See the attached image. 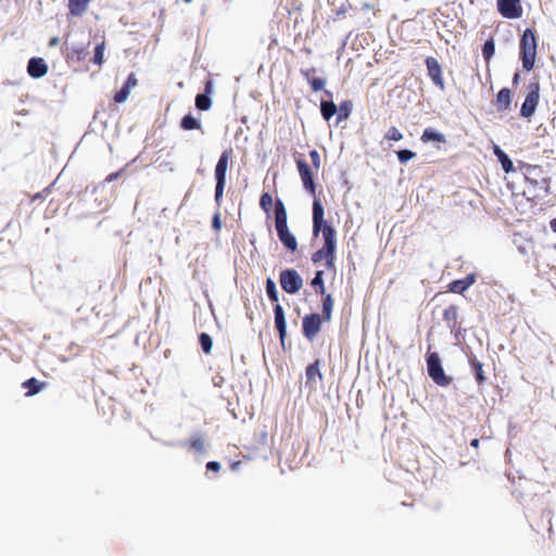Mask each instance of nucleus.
Wrapping results in <instances>:
<instances>
[{"instance_id":"obj_21","label":"nucleus","mask_w":556,"mask_h":556,"mask_svg":"<svg viewBox=\"0 0 556 556\" xmlns=\"http://www.w3.org/2000/svg\"><path fill=\"white\" fill-rule=\"evenodd\" d=\"M421 140L424 142H429V141L445 142L446 141L445 136L442 132H439L432 128H427L424 130V132L421 135Z\"/></svg>"},{"instance_id":"obj_27","label":"nucleus","mask_w":556,"mask_h":556,"mask_svg":"<svg viewBox=\"0 0 556 556\" xmlns=\"http://www.w3.org/2000/svg\"><path fill=\"white\" fill-rule=\"evenodd\" d=\"M266 293L270 301L278 302L277 287L275 281L270 278H268L266 281Z\"/></svg>"},{"instance_id":"obj_48","label":"nucleus","mask_w":556,"mask_h":556,"mask_svg":"<svg viewBox=\"0 0 556 556\" xmlns=\"http://www.w3.org/2000/svg\"><path fill=\"white\" fill-rule=\"evenodd\" d=\"M118 176V173H115V174H111L109 177H108V180L112 181L114 179H116Z\"/></svg>"},{"instance_id":"obj_33","label":"nucleus","mask_w":556,"mask_h":556,"mask_svg":"<svg viewBox=\"0 0 556 556\" xmlns=\"http://www.w3.org/2000/svg\"><path fill=\"white\" fill-rule=\"evenodd\" d=\"M468 289V285L464 280H455L450 285V291L454 293H463Z\"/></svg>"},{"instance_id":"obj_22","label":"nucleus","mask_w":556,"mask_h":556,"mask_svg":"<svg viewBox=\"0 0 556 556\" xmlns=\"http://www.w3.org/2000/svg\"><path fill=\"white\" fill-rule=\"evenodd\" d=\"M320 111L323 117L329 121L337 113L338 108L332 101H321Z\"/></svg>"},{"instance_id":"obj_16","label":"nucleus","mask_w":556,"mask_h":556,"mask_svg":"<svg viewBox=\"0 0 556 556\" xmlns=\"http://www.w3.org/2000/svg\"><path fill=\"white\" fill-rule=\"evenodd\" d=\"M493 152L496 155L497 160L500 161L502 168L505 173H509L514 169V164L511 160L498 146L495 144L493 147Z\"/></svg>"},{"instance_id":"obj_55","label":"nucleus","mask_w":556,"mask_h":556,"mask_svg":"<svg viewBox=\"0 0 556 556\" xmlns=\"http://www.w3.org/2000/svg\"><path fill=\"white\" fill-rule=\"evenodd\" d=\"M186 3H190L192 0H184Z\"/></svg>"},{"instance_id":"obj_35","label":"nucleus","mask_w":556,"mask_h":556,"mask_svg":"<svg viewBox=\"0 0 556 556\" xmlns=\"http://www.w3.org/2000/svg\"><path fill=\"white\" fill-rule=\"evenodd\" d=\"M386 138L393 141L403 139V134L396 127H390L386 134Z\"/></svg>"},{"instance_id":"obj_53","label":"nucleus","mask_w":556,"mask_h":556,"mask_svg":"<svg viewBox=\"0 0 556 556\" xmlns=\"http://www.w3.org/2000/svg\"><path fill=\"white\" fill-rule=\"evenodd\" d=\"M518 78H519V75L518 74H515L514 76V81L517 83L518 81Z\"/></svg>"},{"instance_id":"obj_17","label":"nucleus","mask_w":556,"mask_h":556,"mask_svg":"<svg viewBox=\"0 0 556 556\" xmlns=\"http://www.w3.org/2000/svg\"><path fill=\"white\" fill-rule=\"evenodd\" d=\"M91 0H68V9L72 15L81 16L88 9Z\"/></svg>"},{"instance_id":"obj_31","label":"nucleus","mask_w":556,"mask_h":556,"mask_svg":"<svg viewBox=\"0 0 556 556\" xmlns=\"http://www.w3.org/2000/svg\"><path fill=\"white\" fill-rule=\"evenodd\" d=\"M494 52H495V46H494L493 40H486L482 48V53H483V56L485 58V60H490L494 55Z\"/></svg>"},{"instance_id":"obj_45","label":"nucleus","mask_w":556,"mask_h":556,"mask_svg":"<svg viewBox=\"0 0 556 556\" xmlns=\"http://www.w3.org/2000/svg\"><path fill=\"white\" fill-rule=\"evenodd\" d=\"M463 280L466 285H468V288H469L475 282V277L472 275H470Z\"/></svg>"},{"instance_id":"obj_5","label":"nucleus","mask_w":556,"mask_h":556,"mask_svg":"<svg viewBox=\"0 0 556 556\" xmlns=\"http://www.w3.org/2000/svg\"><path fill=\"white\" fill-rule=\"evenodd\" d=\"M540 99V85L538 81H533L529 85V92L521 105L520 114L523 117H531L538 106Z\"/></svg>"},{"instance_id":"obj_26","label":"nucleus","mask_w":556,"mask_h":556,"mask_svg":"<svg viewBox=\"0 0 556 556\" xmlns=\"http://www.w3.org/2000/svg\"><path fill=\"white\" fill-rule=\"evenodd\" d=\"M332 308H333V300H332L331 295L328 294L323 301V313H324L325 320H327V321L330 320Z\"/></svg>"},{"instance_id":"obj_47","label":"nucleus","mask_w":556,"mask_h":556,"mask_svg":"<svg viewBox=\"0 0 556 556\" xmlns=\"http://www.w3.org/2000/svg\"><path fill=\"white\" fill-rule=\"evenodd\" d=\"M77 53H78V59H83L85 56V52H84V49H80V50H77Z\"/></svg>"},{"instance_id":"obj_12","label":"nucleus","mask_w":556,"mask_h":556,"mask_svg":"<svg viewBox=\"0 0 556 556\" xmlns=\"http://www.w3.org/2000/svg\"><path fill=\"white\" fill-rule=\"evenodd\" d=\"M280 242L290 251H295L298 241L294 235L289 230L288 226L276 228Z\"/></svg>"},{"instance_id":"obj_41","label":"nucleus","mask_w":556,"mask_h":556,"mask_svg":"<svg viewBox=\"0 0 556 556\" xmlns=\"http://www.w3.org/2000/svg\"><path fill=\"white\" fill-rule=\"evenodd\" d=\"M309 156L312 159L314 167L318 169L320 167V156L318 152L316 150H313L309 152Z\"/></svg>"},{"instance_id":"obj_51","label":"nucleus","mask_w":556,"mask_h":556,"mask_svg":"<svg viewBox=\"0 0 556 556\" xmlns=\"http://www.w3.org/2000/svg\"><path fill=\"white\" fill-rule=\"evenodd\" d=\"M451 311H453V313H455L454 308L446 309L444 313L445 317H451V314H450Z\"/></svg>"},{"instance_id":"obj_36","label":"nucleus","mask_w":556,"mask_h":556,"mask_svg":"<svg viewBox=\"0 0 556 556\" xmlns=\"http://www.w3.org/2000/svg\"><path fill=\"white\" fill-rule=\"evenodd\" d=\"M472 367L475 369L477 381L479 383L483 382L485 380V377L483 375L482 364L479 361L476 359V361L472 362Z\"/></svg>"},{"instance_id":"obj_7","label":"nucleus","mask_w":556,"mask_h":556,"mask_svg":"<svg viewBox=\"0 0 556 556\" xmlns=\"http://www.w3.org/2000/svg\"><path fill=\"white\" fill-rule=\"evenodd\" d=\"M321 317L319 314L306 315L303 318V333L308 340H313L320 330Z\"/></svg>"},{"instance_id":"obj_24","label":"nucleus","mask_w":556,"mask_h":556,"mask_svg":"<svg viewBox=\"0 0 556 556\" xmlns=\"http://www.w3.org/2000/svg\"><path fill=\"white\" fill-rule=\"evenodd\" d=\"M195 105L199 110L206 111L211 108L212 101L207 94L200 93L195 98Z\"/></svg>"},{"instance_id":"obj_14","label":"nucleus","mask_w":556,"mask_h":556,"mask_svg":"<svg viewBox=\"0 0 556 556\" xmlns=\"http://www.w3.org/2000/svg\"><path fill=\"white\" fill-rule=\"evenodd\" d=\"M274 314H275V326L279 332L281 342H283L286 333H287V325H286L285 311L280 304H277L274 307Z\"/></svg>"},{"instance_id":"obj_10","label":"nucleus","mask_w":556,"mask_h":556,"mask_svg":"<svg viewBox=\"0 0 556 556\" xmlns=\"http://www.w3.org/2000/svg\"><path fill=\"white\" fill-rule=\"evenodd\" d=\"M324 206L319 199H315L313 202V235L317 237L324 225H328L324 222Z\"/></svg>"},{"instance_id":"obj_38","label":"nucleus","mask_w":556,"mask_h":556,"mask_svg":"<svg viewBox=\"0 0 556 556\" xmlns=\"http://www.w3.org/2000/svg\"><path fill=\"white\" fill-rule=\"evenodd\" d=\"M130 89H127V86L124 85V87L115 94L114 100L117 103H123L128 99V96L130 93Z\"/></svg>"},{"instance_id":"obj_25","label":"nucleus","mask_w":556,"mask_h":556,"mask_svg":"<svg viewBox=\"0 0 556 556\" xmlns=\"http://www.w3.org/2000/svg\"><path fill=\"white\" fill-rule=\"evenodd\" d=\"M41 386L42 384L37 379H35V378H30V379H28L27 381H25L23 383L24 388H28L29 389V391L26 394L28 396H31V395H35L36 393H38L40 391V389H41Z\"/></svg>"},{"instance_id":"obj_49","label":"nucleus","mask_w":556,"mask_h":556,"mask_svg":"<svg viewBox=\"0 0 556 556\" xmlns=\"http://www.w3.org/2000/svg\"><path fill=\"white\" fill-rule=\"evenodd\" d=\"M470 445H471L472 447H478V445H479V440H478V439H473V440L471 441Z\"/></svg>"},{"instance_id":"obj_42","label":"nucleus","mask_w":556,"mask_h":556,"mask_svg":"<svg viewBox=\"0 0 556 556\" xmlns=\"http://www.w3.org/2000/svg\"><path fill=\"white\" fill-rule=\"evenodd\" d=\"M137 83H138V80H137L136 75H135L134 73H131V74L128 76V78H127V80H126L125 85L127 86V89L132 90V89L137 86Z\"/></svg>"},{"instance_id":"obj_50","label":"nucleus","mask_w":556,"mask_h":556,"mask_svg":"<svg viewBox=\"0 0 556 556\" xmlns=\"http://www.w3.org/2000/svg\"><path fill=\"white\" fill-rule=\"evenodd\" d=\"M212 89V83L211 81H207L206 85H205V91L206 92H210Z\"/></svg>"},{"instance_id":"obj_30","label":"nucleus","mask_w":556,"mask_h":556,"mask_svg":"<svg viewBox=\"0 0 556 556\" xmlns=\"http://www.w3.org/2000/svg\"><path fill=\"white\" fill-rule=\"evenodd\" d=\"M104 42L99 43L94 49L93 62L99 66H101L104 62Z\"/></svg>"},{"instance_id":"obj_1","label":"nucleus","mask_w":556,"mask_h":556,"mask_svg":"<svg viewBox=\"0 0 556 556\" xmlns=\"http://www.w3.org/2000/svg\"><path fill=\"white\" fill-rule=\"evenodd\" d=\"M520 55L522 60V67L526 71H531L536 58V38L534 31L530 28L526 29L521 36Z\"/></svg>"},{"instance_id":"obj_3","label":"nucleus","mask_w":556,"mask_h":556,"mask_svg":"<svg viewBox=\"0 0 556 556\" xmlns=\"http://www.w3.org/2000/svg\"><path fill=\"white\" fill-rule=\"evenodd\" d=\"M230 159V153L225 151L218 159V162L215 167V201L219 203L220 198L223 197L225 185H226V173L228 168V163Z\"/></svg>"},{"instance_id":"obj_32","label":"nucleus","mask_w":556,"mask_h":556,"mask_svg":"<svg viewBox=\"0 0 556 556\" xmlns=\"http://www.w3.org/2000/svg\"><path fill=\"white\" fill-rule=\"evenodd\" d=\"M352 109V103L349 101H345L340 104L339 108V121L345 119L349 117Z\"/></svg>"},{"instance_id":"obj_40","label":"nucleus","mask_w":556,"mask_h":556,"mask_svg":"<svg viewBox=\"0 0 556 556\" xmlns=\"http://www.w3.org/2000/svg\"><path fill=\"white\" fill-rule=\"evenodd\" d=\"M325 85H326V80L323 78H319V77L313 78L311 80V86L314 91H319V90L324 89Z\"/></svg>"},{"instance_id":"obj_37","label":"nucleus","mask_w":556,"mask_h":556,"mask_svg":"<svg viewBox=\"0 0 556 556\" xmlns=\"http://www.w3.org/2000/svg\"><path fill=\"white\" fill-rule=\"evenodd\" d=\"M416 156L415 152L404 149L397 152V157L401 163H406Z\"/></svg>"},{"instance_id":"obj_43","label":"nucleus","mask_w":556,"mask_h":556,"mask_svg":"<svg viewBox=\"0 0 556 556\" xmlns=\"http://www.w3.org/2000/svg\"><path fill=\"white\" fill-rule=\"evenodd\" d=\"M206 469L217 472L220 469V464L218 462H208L206 464Z\"/></svg>"},{"instance_id":"obj_23","label":"nucleus","mask_w":556,"mask_h":556,"mask_svg":"<svg viewBox=\"0 0 556 556\" xmlns=\"http://www.w3.org/2000/svg\"><path fill=\"white\" fill-rule=\"evenodd\" d=\"M181 127L186 130L199 129L201 124L192 115H186L181 119Z\"/></svg>"},{"instance_id":"obj_4","label":"nucleus","mask_w":556,"mask_h":556,"mask_svg":"<svg viewBox=\"0 0 556 556\" xmlns=\"http://www.w3.org/2000/svg\"><path fill=\"white\" fill-rule=\"evenodd\" d=\"M281 288L290 294L296 293L303 287V279L295 269H285L280 273Z\"/></svg>"},{"instance_id":"obj_19","label":"nucleus","mask_w":556,"mask_h":556,"mask_svg":"<svg viewBox=\"0 0 556 556\" xmlns=\"http://www.w3.org/2000/svg\"><path fill=\"white\" fill-rule=\"evenodd\" d=\"M334 257L336 256L333 254H329L326 249L321 248L313 254L312 261L317 264L325 260L326 266L331 268L334 265Z\"/></svg>"},{"instance_id":"obj_8","label":"nucleus","mask_w":556,"mask_h":556,"mask_svg":"<svg viewBox=\"0 0 556 556\" xmlns=\"http://www.w3.org/2000/svg\"><path fill=\"white\" fill-rule=\"evenodd\" d=\"M426 66L428 75L432 79L433 84L438 86L441 90H444L445 84L442 77V68L438 60L435 58L428 56L426 59Z\"/></svg>"},{"instance_id":"obj_18","label":"nucleus","mask_w":556,"mask_h":556,"mask_svg":"<svg viewBox=\"0 0 556 556\" xmlns=\"http://www.w3.org/2000/svg\"><path fill=\"white\" fill-rule=\"evenodd\" d=\"M510 103H511L510 90L508 88L501 89L496 96L497 110L505 111L509 108Z\"/></svg>"},{"instance_id":"obj_9","label":"nucleus","mask_w":556,"mask_h":556,"mask_svg":"<svg viewBox=\"0 0 556 556\" xmlns=\"http://www.w3.org/2000/svg\"><path fill=\"white\" fill-rule=\"evenodd\" d=\"M296 165L304 188L309 193L315 194V182L309 165L302 159L296 160Z\"/></svg>"},{"instance_id":"obj_44","label":"nucleus","mask_w":556,"mask_h":556,"mask_svg":"<svg viewBox=\"0 0 556 556\" xmlns=\"http://www.w3.org/2000/svg\"><path fill=\"white\" fill-rule=\"evenodd\" d=\"M212 226L215 230H219L220 227H222V222H220V217H219V214H215L214 217H213V220H212Z\"/></svg>"},{"instance_id":"obj_6","label":"nucleus","mask_w":556,"mask_h":556,"mask_svg":"<svg viewBox=\"0 0 556 556\" xmlns=\"http://www.w3.org/2000/svg\"><path fill=\"white\" fill-rule=\"evenodd\" d=\"M497 9L506 18H519L522 15L519 0H497Z\"/></svg>"},{"instance_id":"obj_29","label":"nucleus","mask_w":556,"mask_h":556,"mask_svg":"<svg viewBox=\"0 0 556 556\" xmlns=\"http://www.w3.org/2000/svg\"><path fill=\"white\" fill-rule=\"evenodd\" d=\"M200 344L204 353L208 354L213 348V340L207 333L200 334Z\"/></svg>"},{"instance_id":"obj_13","label":"nucleus","mask_w":556,"mask_h":556,"mask_svg":"<svg viewBox=\"0 0 556 556\" xmlns=\"http://www.w3.org/2000/svg\"><path fill=\"white\" fill-rule=\"evenodd\" d=\"M323 231V237L325 240L324 249H326L329 254H336V230L330 225H324V228L320 230Z\"/></svg>"},{"instance_id":"obj_34","label":"nucleus","mask_w":556,"mask_h":556,"mask_svg":"<svg viewBox=\"0 0 556 556\" xmlns=\"http://www.w3.org/2000/svg\"><path fill=\"white\" fill-rule=\"evenodd\" d=\"M260 205L265 212H269L273 205V198L269 193H263L260 199Z\"/></svg>"},{"instance_id":"obj_46","label":"nucleus","mask_w":556,"mask_h":556,"mask_svg":"<svg viewBox=\"0 0 556 556\" xmlns=\"http://www.w3.org/2000/svg\"><path fill=\"white\" fill-rule=\"evenodd\" d=\"M59 42H60L59 37H52V38L50 39L49 45H50L51 47H54V46H58V45H59Z\"/></svg>"},{"instance_id":"obj_39","label":"nucleus","mask_w":556,"mask_h":556,"mask_svg":"<svg viewBox=\"0 0 556 556\" xmlns=\"http://www.w3.org/2000/svg\"><path fill=\"white\" fill-rule=\"evenodd\" d=\"M312 285L314 287H319V292L321 294L325 293V286H324V280H323V271L321 270H318L316 274H315V277L313 278L312 280Z\"/></svg>"},{"instance_id":"obj_52","label":"nucleus","mask_w":556,"mask_h":556,"mask_svg":"<svg viewBox=\"0 0 556 556\" xmlns=\"http://www.w3.org/2000/svg\"><path fill=\"white\" fill-rule=\"evenodd\" d=\"M451 311H453V313H455L454 308L446 309L444 313L445 317H451V314H450Z\"/></svg>"},{"instance_id":"obj_28","label":"nucleus","mask_w":556,"mask_h":556,"mask_svg":"<svg viewBox=\"0 0 556 556\" xmlns=\"http://www.w3.org/2000/svg\"><path fill=\"white\" fill-rule=\"evenodd\" d=\"M190 446L200 452V453H204L205 452V443H204V440L201 435L197 434V435H193L191 439H190V442H189Z\"/></svg>"},{"instance_id":"obj_11","label":"nucleus","mask_w":556,"mask_h":556,"mask_svg":"<svg viewBox=\"0 0 556 556\" xmlns=\"http://www.w3.org/2000/svg\"><path fill=\"white\" fill-rule=\"evenodd\" d=\"M27 72L34 78H41L47 74L48 66L43 59L33 58L28 62Z\"/></svg>"},{"instance_id":"obj_2","label":"nucleus","mask_w":556,"mask_h":556,"mask_svg":"<svg viewBox=\"0 0 556 556\" xmlns=\"http://www.w3.org/2000/svg\"><path fill=\"white\" fill-rule=\"evenodd\" d=\"M427 368L429 376L437 384L446 387L451 383V378L445 375L438 353L428 354Z\"/></svg>"},{"instance_id":"obj_54","label":"nucleus","mask_w":556,"mask_h":556,"mask_svg":"<svg viewBox=\"0 0 556 556\" xmlns=\"http://www.w3.org/2000/svg\"><path fill=\"white\" fill-rule=\"evenodd\" d=\"M238 465H239L238 463L233 464L232 468L235 469Z\"/></svg>"},{"instance_id":"obj_15","label":"nucleus","mask_w":556,"mask_h":556,"mask_svg":"<svg viewBox=\"0 0 556 556\" xmlns=\"http://www.w3.org/2000/svg\"><path fill=\"white\" fill-rule=\"evenodd\" d=\"M287 218H288V216H287V211H286L283 202L280 199L276 200V203H275L276 228L288 226Z\"/></svg>"},{"instance_id":"obj_20","label":"nucleus","mask_w":556,"mask_h":556,"mask_svg":"<svg viewBox=\"0 0 556 556\" xmlns=\"http://www.w3.org/2000/svg\"><path fill=\"white\" fill-rule=\"evenodd\" d=\"M305 376H306L307 383L308 382L316 383L321 380L323 376H321V372L319 369L318 361L307 366Z\"/></svg>"}]
</instances>
